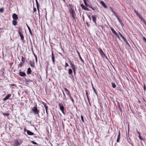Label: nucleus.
Instances as JSON below:
<instances>
[{
    "mask_svg": "<svg viewBox=\"0 0 146 146\" xmlns=\"http://www.w3.org/2000/svg\"><path fill=\"white\" fill-rule=\"evenodd\" d=\"M69 12L73 19H75L76 13L74 8L72 7H70Z\"/></svg>",
    "mask_w": 146,
    "mask_h": 146,
    "instance_id": "f257e3e1",
    "label": "nucleus"
},
{
    "mask_svg": "<svg viewBox=\"0 0 146 146\" xmlns=\"http://www.w3.org/2000/svg\"><path fill=\"white\" fill-rule=\"evenodd\" d=\"M31 110L35 115H39V111L38 110L37 108V105L36 104L35 106L32 108Z\"/></svg>",
    "mask_w": 146,
    "mask_h": 146,
    "instance_id": "f03ea898",
    "label": "nucleus"
},
{
    "mask_svg": "<svg viewBox=\"0 0 146 146\" xmlns=\"http://www.w3.org/2000/svg\"><path fill=\"white\" fill-rule=\"evenodd\" d=\"M134 12L136 14L137 16L139 18L141 21H142L146 25V22L144 20L143 18L141 17L140 14L139 13L136 11L135 10H134Z\"/></svg>",
    "mask_w": 146,
    "mask_h": 146,
    "instance_id": "7ed1b4c3",
    "label": "nucleus"
},
{
    "mask_svg": "<svg viewBox=\"0 0 146 146\" xmlns=\"http://www.w3.org/2000/svg\"><path fill=\"white\" fill-rule=\"evenodd\" d=\"M58 106L60 108V110L62 111V112L63 114H65L64 113V107L63 106V104L62 103H59Z\"/></svg>",
    "mask_w": 146,
    "mask_h": 146,
    "instance_id": "20e7f679",
    "label": "nucleus"
},
{
    "mask_svg": "<svg viewBox=\"0 0 146 146\" xmlns=\"http://www.w3.org/2000/svg\"><path fill=\"white\" fill-rule=\"evenodd\" d=\"M110 28L112 33L116 36V37L119 39L120 40L121 39L117 33L114 30V29L112 27H110Z\"/></svg>",
    "mask_w": 146,
    "mask_h": 146,
    "instance_id": "39448f33",
    "label": "nucleus"
},
{
    "mask_svg": "<svg viewBox=\"0 0 146 146\" xmlns=\"http://www.w3.org/2000/svg\"><path fill=\"white\" fill-rule=\"evenodd\" d=\"M99 51L102 57H103L104 56H105L106 58H107V56L105 55V54L104 53L103 51L101 48H99Z\"/></svg>",
    "mask_w": 146,
    "mask_h": 146,
    "instance_id": "423d86ee",
    "label": "nucleus"
},
{
    "mask_svg": "<svg viewBox=\"0 0 146 146\" xmlns=\"http://www.w3.org/2000/svg\"><path fill=\"white\" fill-rule=\"evenodd\" d=\"M24 131L25 132L27 131V134L29 135H32L34 134L33 132H32L29 130H27L26 128H25L24 129Z\"/></svg>",
    "mask_w": 146,
    "mask_h": 146,
    "instance_id": "0eeeda50",
    "label": "nucleus"
},
{
    "mask_svg": "<svg viewBox=\"0 0 146 146\" xmlns=\"http://www.w3.org/2000/svg\"><path fill=\"white\" fill-rule=\"evenodd\" d=\"M19 75L21 77H25L26 76L25 73L21 72V70H19Z\"/></svg>",
    "mask_w": 146,
    "mask_h": 146,
    "instance_id": "6e6552de",
    "label": "nucleus"
},
{
    "mask_svg": "<svg viewBox=\"0 0 146 146\" xmlns=\"http://www.w3.org/2000/svg\"><path fill=\"white\" fill-rule=\"evenodd\" d=\"M70 64L71 66V68L72 70L76 68L75 65L74 64H73L70 60Z\"/></svg>",
    "mask_w": 146,
    "mask_h": 146,
    "instance_id": "1a4fd4ad",
    "label": "nucleus"
},
{
    "mask_svg": "<svg viewBox=\"0 0 146 146\" xmlns=\"http://www.w3.org/2000/svg\"><path fill=\"white\" fill-rule=\"evenodd\" d=\"M12 17L13 20H17L18 18L17 15L15 13H14Z\"/></svg>",
    "mask_w": 146,
    "mask_h": 146,
    "instance_id": "9d476101",
    "label": "nucleus"
},
{
    "mask_svg": "<svg viewBox=\"0 0 146 146\" xmlns=\"http://www.w3.org/2000/svg\"><path fill=\"white\" fill-rule=\"evenodd\" d=\"M117 20H118V21L120 23V24L121 25V26L122 27H123L124 26V25L122 23L121 20L119 18V16L118 17H117Z\"/></svg>",
    "mask_w": 146,
    "mask_h": 146,
    "instance_id": "9b49d317",
    "label": "nucleus"
},
{
    "mask_svg": "<svg viewBox=\"0 0 146 146\" xmlns=\"http://www.w3.org/2000/svg\"><path fill=\"white\" fill-rule=\"evenodd\" d=\"M117 20H118V21L120 23V24L121 25V26L122 27H123L124 26V25L122 23L121 20L119 18V16L118 17H117Z\"/></svg>",
    "mask_w": 146,
    "mask_h": 146,
    "instance_id": "f8f14e48",
    "label": "nucleus"
},
{
    "mask_svg": "<svg viewBox=\"0 0 146 146\" xmlns=\"http://www.w3.org/2000/svg\"><path fill=\"white\" fill-rule=\"evenodd\" d=\"M117 20H118V21L120 23V24L121 25V26L122 27H123L124 26V25L122 23L121 20L119 18V16L118 17H117Z\"/></svg>",
    "mask_w": 146,
    "mask_h": 146,
    "instance_id": "ddd939ff",
    "label": "nucleus"
},
{
    "mask_svg": "<svg viewBox=\"0 0 146 146\" xmlns=\"http://www.w3.org/2000/svg\"><path fill=\"white\" fill-rule=\"evenodd\" d=\"M76 52H77V53H78V55L79 56V58L80 59V60H81V61L83 63H84V61L82 59L80 55V53L78 51V50H76Z\"/></svg>",
    "mask_w": 146,
    "mask_h": 146,
    "instance_id": "4468645a",
    "label": "nucleus"
},
{
    "mask_svg": "<svg viewBox=\"0 0 146 146\" xmlns=\"http://www.w3.org/2000/svg\"><path fill=\"white\" fill-rule=\"evenodd\" d=\"M11 96V94H8L3 99V100L5 101L7 100L8 98Z\"/></svg>",
    "mask_w": 146,
    "mask_h": 146,
    "instance_id": "2eb2a0df",
    "label": "nucleus"
},
{
    "mask_svg": "<svg viewBox=\"0 0 146 146\" xmlns=\"http://www.w3.org/2000/svg\"><path fill=\"white\" fill-rule=\"evenodd\" d=\"M22 142H21L20 143L17 140H15V143L16 146H18L19 145H21V143Z\"/></svg>",
    "mask_w": 146,
    "mask_h": 146,
    "instance_id": "dca6fc26",
    "label": "nucleus"
},
{
    "mask_svg": "<svg viewBox=\"0 0 146 146\" xmlns=\"http://www.w3.org/2000/svg\"><path fill=\"white\" fill-rule=\"evenodd\" d=\"M42 104L44 106L46 110V113L47 114L48 113V107L46 105V104L45 103H42Z\"/></svg>",
    "mask_w": 146,
    "mask_h": 146,
    "instance_id": "f3484780",
    "label": "nucleus"
},
{
    "mask_svg": "<svg viewBox=\"0 0 146 146\" xmlns=\"http://www.w3.org/2000/svg\"><path fill=\"white\" fill-rule=\"evenodd\" d=\"M100 3L102 5V6L106 8H107V6L104 3V2L103 1H100Z\"/></svg>",
    "mask_w": 146,
    "mask_h": 146,
    "instance_id": "a211bd4d",
    "label": "nucleus"
},
{
    "mask_svg": "<svg viewBox=\"0 0 146 146\" xmlns=\"http://www.w3.org/2000/svg\"><path fill=\"white\" fill-rule=\"evenodd\" d=\"M32 70L30 68H28L27 71V73L28 74H29L31 73Z\"/></svg>",
    "mask_w": 146,
    "mask_h": 146,
    "instance_id": "6ab92c4d",
    "label": "nucleus"
},
{
    "mask_svg": "<svg viewBox=\"0 0 146 146\" xmlns=\"http://www.w3.org/2000/svg\"><path fill=\"white\" fill-rule=\"evenodd\" d=\"M120 138V131L119 130V131L118 134L117 136V142H119V140Z\"/></svg>",
    "mask_w": 146,
    "mask_h": 146,
    "instance_id": "aec40b11",
    "label": "nucleus"
},
{
    "mask_svg": "<svg viewBox=\"0 0 146 146\" xmlns=\"http://www.w3.org/2000/svg\"><path fill=\"white\" fill-rule=\"evenodd\" d=\"M92 20H93V21L94 22V23L96 24V17L94 15H92Z\"/></svg>",
    "mask_w": 146,
    "mask_h": 146,
    "instance_id": "412c9836",
    "label": "nucleus"
},
{
    "mask_svg": "<svg viewBox=\"0 0 146 146\" xmlns=\"http://www.w3.org/2000/svg\"><path fill=\"white\" fill-rule=\"evenodd\" d=\"M12 23L13 25L15 26L17 25V22L16 20H13L12 21Z\"/></svg>",
    "mask_w": 146,
    "mask_h": 146,
    "instance_id": "4be33fe9",
    "label": "nucleus"
},
{
    "mask_svg": "<svg viewBox=\"0 0 146 146\" xmlns=\"http://www.w3.org/2000/svg\"><path fill=\"white\" fill-rule=\"evenodd\" d=\"M64 89L67 95L68 96L70 95V92L66 88H64Z\"/></svg>",
    "mask_w": 146,
    "mask_h": 146,
    "instance_id": "5701e85b",
    "label": "nucleus"
},
{
    "mask_svg": "<svg viewBox=\"0 0 146 146\" xmlns=\"http://www.w3.org/2000/svg\"><path fill=\"white\" fill-rule=\"evenodd\" d=\"M18 32L19 34L20 33H23V32L21 27H19L18 28Z\"/></svg>",
    "mask_w": 146,
    "mask_h": 146,
    "instance_id": "b1692460",
    "label": "nucleus"
},
{
    "mask_svg": "<svg viewBox=\"0 0 146 146\" xmlns=\"http://www.w3.org/2000/svg\"><path fill=\"white\" fill-rule=\"evenodd\" d=\"M52 61L54 63V62H55V60H54V54H53V52L52 51Z\"/></svg>",
    "mask_w": 146,
    "mask_h": 146,
    "instance_id": "393cba45",
    "label": "nucleus"
},
{
    "mask_svg": "<svg viewBox=\"0 0 146 146\" xmlns=\"http://www.w3.org/2000/svg\"><path fill=\"white\" fill-rule=\"evenodd\" d=\"M21 38V40H24V37L22 33H20L19 34Z\"/></svg>",
    "mask_w": 146,
    "mask_h": 146,
    "instance_id": "a878e982",
    "label": "nucleus"
},
{
    "mask_svg": "<svg viewBox=\"0 0 146 146\" xmlns=\"http://www.w3.org/2000/svg\"><path fill=\"white\" fill-rule=\"evenodd\" d=\"M110 8L111 10V11L113 13L114 15L116 17V18L117 17H118V16L117 15L116 13L113 10L112 8L111 7H110Z\"/></svg>",
    "mask_w": 146,
    "mask_h": 146,
    "instance_id": "bb28decb",
    "label": "nucleus"
},
{
    "mask_svg": "<svg viewBox=\"0 0 146 146\" xmlns=\"http://www.w3.org/2000/svg\"><path fill=\"white\" fill-rule=\"evenodd\" d=\"M27 27L28 29L29 30V33H30L31 35L32 36L33 35V34L32 33L31 31V29L30 28V27L27 25Z\"/></svg>",
    "mask_w": 146,
    "mask_h": 146,
    "instance_id": "cd10ccee",
    "label": "nucleus"
},
{
    "mask_svg": "<svg viewBox=\"0 0 146 146\" xmlns=\"http://www.w3.org/2000/svg\"><path fill=\"white\" fill-rule=\"evenodd\" d=\"M69 97L70 99L72 101V103L73 104H74V101L73 98L71 96V95L69 96Z\"/></svg>",
    "mask_w": 146,
    "mask_h": 146,
    "instance_id": "c85d7f7f",
    "label": "nucleus"
},
{
    "mask_svg": "<svg viewBox=\"0 0 146 146\" xmlns=\"http://www.w3.org/2000/svg\"><path fill=\"white\" fill-rule=\"evenodd\" d=\"M30 64L31 66L33 68H34L35 67V63L34 62H30Z\"/></svg>",
    "mask_w": 146,
    "mask_h": 146,
    "instance_id": "c756f323",
    "label": "nucleus"
},
{
    "mask_svg": "<svg viewBox=\"0 0 146 146\" xmlns=\"http://www.w3.org/2000/svg\"><path fill=\"white\" fill-rule=\"evenodd\" d=\"M124 41L125 42L126 45H127L129 47H130V45H129V43H128V42H127L126 39H125Z\"/></svg>",
    "mask_w": 146,
    "mask_h": 146,
    "instance_id": "7c9ffc66",
    "label": "nucleus"
},
{
    "mask_svg": "<svg viewBox=\"0 0 146 146\" xmlns=\"http://www.w3.org/2000/svg\"><path fill=\"white\" fill-rule=\"evenodd\" d=\"M119 35H120L121 37V38L123 39V40H124L125 39H126V38H124V37L119 32Z\"/></svg>",
    "mask_w": 146,
    "mask_h": 146,
    "instance_id": "2f4dec72",
    "label": "nucleus"
},
{
    "mask_svg": "<svg viewBox=\"0 0 146 146\" xmlns=\"http://www.w3.org/2000/svg\"><path fill=\"white\" fill-rule=\"evenodd\" d=\"M68 72L69 74H71L72 73V70L71 69H69L68 70Z\"/></svg>",
    "mask_w": 146,
    "mask_h": 146,
    "instance_id": "473e14b6",
    "label": "nucleus"
},
{
    "mask_svg": "<svg viewBox=\"0 0 146 146\" xmlns=\"http://www.w3.org/2000/svg\"><path fill=\"white\" fill-rule=\"evenodd\" d=\"M80 6L82 8V9L84 10L85 9L86 7L84 6V5L83 4H81L80 5Z\"/></svg>",
    "mask_w": 146,
    "mask_h": 146,
    "instance_id": "72a5a7b5",
    "label": "nucleus"
},
{
    "mask_svg": "<svg viewBox=\"0 0 146 146\" xmlns=\"http://www.w3.org/2000/svg\"><path fill=\"white\" fill-rule=\"evenodd\" d=\"M24 63L23 62H20L19 65V66L21 67H22L23 66Z\"/></svg>",
    "mask_w": 146,
    "mask_h": 146,
    "instance_id": "f704fd0d",
    "label": "nucleus"
},
{
    "mask_svg": "<svg viewBox=\"0 0 146 146\" xmlns=\"http://www.w3.org/2000/svg\"><path fill=\"white\" fill-rule=\"evenodd\" d=\"M21 57V61H22V62L24 63L25 62V58L23 56H22Z\"/></svg>",
    "mask_w": 146,
    "mask_h": 146,
    "instance_id": "c9c22d12",
    "label": "nucleus"
},
{
    "mask_svg": "<svg viewBox=\"0 0 146 146\" xmlns=\"http://www.w3.org/2000/svg\"><path fill=\"white\" fill-rule=\"evenodd\" d=\"M111 85L113 88H115L116 86L115 83H111Z\"/></svg>",
    "mask_w": 146,
    "mask_h": 146,
    "instance_id": "e433bc0d",
    "label": "nucleus"
},
{
    "mask_svg": "<svg viewBox=\"0 0 146 146\" xmlns=\"http://www.w3.org/2000/svg\"><path fill=\"white\" fill-rule=\"evenodd\" d=\"M3 115L4 116H8L10 115L9 113H3Z\"/></svg>",
    "mask_w": 146,
    "mask_h": 146,
    "instance_id": "4c0bfd02",
    "label": "nucleus"
},
{
    "mask_svg": "<svg viewBox=\"0 0 146 146\" xmlns=\"http://www.w3.org/2000/svg\"><path fill=\"white\" fill-rule=\"evenodd\" d=\"M4 11V9L3 8L0 9V12L3 13Z\"/></svg>",
    "mask_w": 146,
    "mask_h": 146,
    "instance_id": "58836bf2",
    "label": "nucleus"
},
{
    "mask_svg": "<svg viewBox=\"0 0 146 146\" xmlns=\"http://www.w3.org/2000/svg\"><path fill=\"white\" fill-rule=\"evenodd\" d=\"M36 2L37 7H39V5L37 0H36Z\"/></svg>",
    "mask_w": 146,
    "mask_h": 146,
    "instance_id": "ea45409f",
    "label": "nucleus"
},
{
    "mask_svg": "<svg viewBox=\"0 0 146 146\" xmlns=\"http://www.w3.org/2000/svg\"><path fill=\"white\" fill-rule=\"evenodd\" d=\"M63 96H64V98L65 99V100L66 101L67 100V99L66 98V95H65L64 93L63 92Z\"/></svg>",
    "mask_w": 146,
    "mask_h": 146,
    "instance_id": "a19ab883",
    "label": "nucleus"
},
{
    "mask_svg": "<svg viewBox=\"0 0 146 146\" xmlns=\"http://www.w3.org/2000/svg\"><path fill=\"white\" fill-rule=\"evenodd\" d=\"M84 3L85 5V6L86 7H88V5L86 1H84Z\"/></svg>",
    "mask_w": 146,
    "mask_h": 146,
    "instance_id": "79ce46f5",
    "label": "nucleus"
},
{
    "mask_svg": "<svg viewBox=\"0 0 146 146\" xmlns=\"http://www.w3.org/2000/svg\"><path fill=\"white\" fill-rule=\"evenodd\" d=\"M37 7L38 11V15H40V10L39 9V7Z\"/></svg>",
    "mask_w": 146,
    "mask_h": 146,
    "instance_id": "37998d69",
    "label": "nucleus"
},
{
    "mask_svg": "<svg viewBox=\"0 0 146 146\" xmlns=\"http://www.w3.org/2000/svg\"><path fill=\"white\" fill-rule=\"evenodd\" d=\"M143 88L145 91L146 90V88L145 84H143Z\"/></svg>",
    "mask_w": 146,
    "mask_h": 146,
    "instance_id": "c03bdc74",
    "label": "nucleus"
},
{
    "mask_svg": "<svg viewBox=\"0 0 146 146\" xmlns=\"http://www.w3.org/2000/svg\"><path fill=\"white\" fill-rule=\"evenodd\" d=\"M65 64V67L66 68L68 67L69 66L68 64L67 63H66Z\"/></svg>",
    "mask_w": 146,
    "mask_h": 146,
    "instance_id": "a18cd8bd",
    "label": "nucleus"
},
{
    "mask_svg": "<svg viewBox=\"0 0 146 146\" xmlns=\"http://www.w3.org/2000/svg\"><path fill=\"white\" fill-rule=\"evenodd\" d=\"M10 86H16V84H10Z\"/></svg>",
    "mask_w": 146,
    "mask_h": 146,
    "instance_id": "49530a36",
    "label": "nucleus"
},
{
    "mask_svg": "<svg viewBox=\"0 0 146 146\" xmlns=\"http://www.w3.org/2000/svg\"><path fill=\"white\" fill-rule=\"evenodd\" d=\"M36 11V8L35 7H33V12H35Z\"/></svg>",
    "mask_w": 146,
    "mask_h": 146,
    "instance_id": "de8ad7c7",
    "label": "nucleus"
},
{
    "mask_svg": "<svg viewBox=\"0 0 146 146\" xmlns=\"http://www.w3.org/2000/svg\"><path fill=\"white\" fill-rule=\"evenodd\" d=\"M32 143L33 144H35V145H37V143H36L35 142H34L33 141H32Z\"/></svg>",
    "mask_w": 146,
    "mask_h": 146,
    "instance_id": "09e8293b",
    "label": "nucleus"
},
{
    "mask_svg": "<svg viewBox=\"0 0 146 146\" xmlns=\"http://www.w3.org/2000/svg\"><path fill=\"white\" fill-rule=\"evenodd\" d=\"M143 40H144V41L145 42H146V38H145V37H143Z\"/></svg>",
    "mask_w": 146,
    "mask_h": 146,
    "instance_id": "8fccbe9b",
    "label": "nucleus"
},
{
    "mask_svg": "<svg viewBox=\"0 0 146 146\" xmlns=\"http://www.w3.org/2000/svg\"><path fill=\"white\" fill-rule=\"evenodd\" d=\"M92 88H93V89L94 90V92L96 93V91L95 90V88H94V87H93V84H92Z\"/></svg>",
    "mask_w": 146,
    "mask_h": 146,
    "instance_id": "3c124183",
    "label": "nucleus"
},
{
    "mask_svg": "<svg viewBox=\"0 0 146 146\" xmlns=\"http://www.w3.org/2000/svg\"><path fill=\"white\" fill-rule=\"evenodd\" d=\"M85 10H86L87 11H89V9L87 8V7H86L85 9H84Z\"/></svg>",
    "mask_w": 146,
    "mask_h": 146,
    "instance_id": "603ef678",
    "label": "nucleus"
},
{
    "mask_svg": "<svg viewBox=\"0 0 146 146\" xmlns=\"http://www.w3.org/2000/svg\"><path fill=\"white\" fill-rule=\"evenodd\" d=\"M73 71L74 72V74H75L76 73V69H73Z\"/></svg>",
    "mask_w": 146,
    "mask_h": 146,
    "instance_id": "864d4df0",
    "label": "nucleus"
},
{
    "mask_svg": "<svg viewBox=\"0 0 146 146\" xmlns=\"http://www.w3.org/2000/svg\"><path fill=\"white\" fill-rule=\"evenodd\" d=\"M136 130H137V133L139 134V135L140 134V132L138 131H137V129H136Z\"/></svg>",
    "mask_w": 146,
    "mask_h": 146,
    "instance_id": "5fc2aeb1",
    "label": "nucleus"
},
{
    "mask_svg": "<svg viewBox=\"0 0 146 146\" xmlns=\"http://www.w3.org/2000/svg\"><path fill=\"white\" fill-rule=\"evenodd\" d=\"M35 58L36 62V63H37V57H36V58Z\"/></svg>",
    "mask_w": 146,
    "mask_h": 146,
    "instance_id": "6e6d98bb",
    "label": "nucleus"
},
{
    "mask_svg": "<svg viewBox=\"0 0 146 146\" xmlns=\"http://www.w3.org/2000/svg\"><path fill=\"white\" fill-rule=\"evenodd\" d=\"M86 96L87 97V96H88V92L87 91H86Z\"/></svg>",
    "mask_w": 146,
    "mask_h": 146,
    "instance_id": "4d7b16f0",
    "label": "nucleus"
},
{
    "mask_svg": "<svg viewBox=\"0 0 146 146\" xmlns=\"http://www.w3.org/2000/svg\"><path fill=\"white\" fill-rule=\"evenodd\" d=\"M87 98L88 100V102H89V96H87Z\"/></svg>",
    "mask_w": 146,
    "mask_h": 146,
    "instance_id": "13d9d810",
    "label": "nucleus"
},
{
    "mask_svg": "<svg viewBox=\"0 0 146 146\" xmlns=\"http://www.w3.org/2000/svg\"><path fill=\"white\" fill-rule=\"evenodd\" d=\"M139 139L141 140H143V139H142V137H139Z\"/></svg>",
    "mask_w": 146,
    "mask_h": 146,
    "instance_id": "bf43d9fd",
    "label": "nucleus"
},
{
    "mask_svg": "<svg viewBox=\"0 0 146 146\" xmlns=\"http://www.w3.org/2000/svg\"><path fill=\"white\" fill-rule=\"evenodd\" d=\"M34 56H35V58H36V57H37V56L36 55L35 53H34Z\"/></svg>",
    "mask_w": 146,
    "mask_h": 146,
    "instance_id": "052dcab7",
    "label": "nucleus"
},
{
    "mask_svg": "<svg viewBox=\"0 0 146 146\" xmlns=\"http://www.w3.org/2000/svg\"><path fill=\"white\" fill-rule=\"evenodd\" d=\"M89 7L90 8H91L93 10H94V9L92 7H90V6H89Z\"/></svg>",
    "mask_w": 146,
    "mask_h": 146,
    "instance_id": "680f3d73",
    "label": "nucleus"
},
{
    "mask_svg": "<svg viewBox=\"0 0 146 146\" xmlns=\"http://www.w3.org/2000/svg\"><path fill=\"white\" fill-rule=\"evenodd\" d=\"M81 119H84L83 116L82 115H81Z\"/></svg>",
    "mask_w": 146,
    "mask_h": 146,
    "instance_id": "e2e57ef3",
    "label": "nucleus"
},
{
    "mask_svg": "<svg viewBox=\"0 0 146 146\" xmlns=\"http://www.w3.org/2000/svg\"><path fill=\"white\" fill-rule=\"evenodd\" d=\"M82 119V121L83 122H84V119Z\"/></svg>",
    "mask_w": 146,
    "mask_h": 146,
    "instance_id": "0e129e2a",
    "label": "nucleus"
},
{
    "mask_svg": "<svg viewBox=\"0 0 146 146\" xmlns=\"http://www.w3.org/2000/svg\"><path fill=\"white\" fill-rule=\"evenodd\" d=\"M139 138V137H141V136H140V134L139 135V136H138Z\"/></svg>",
    "mask_w": 146,
    "mask_h": 146,
    "instance_id": "69168bd1",
    "label": "nucleus"
},
{
    "mask_svg": "<svg viewBox=\"0 0 146 146\" xmlns=\"http://www.w3.org/2000/svg\"><path fill=\"white\" fill-rule=\"evenodd\" d=\"M31 81V80H29V81H26V82H30Z\"/></svg>",
    "mask_w": 146,
    "mask_h": 146,
    "instance_id": "338daca9",
    "label": "nucleus"
},
{
    "mask_svg": "<svg viewBox=\"0 0 146 146\" xmlns=\"http://www.w3.org/2000/svg\"><path fill=\"white\" fill-rule=\"evenodd\" d=\"M89 102V104L90 105V106H91V105H90V101H89V102Z\"/></svg>",
    "mask_w": 146,
    "mask_h": 146,
    "instance_id": "774afa93",
    "label": "nucleus"
}]
</instances>
